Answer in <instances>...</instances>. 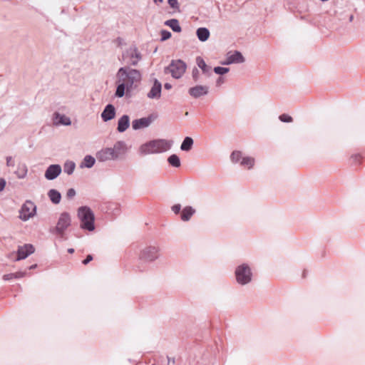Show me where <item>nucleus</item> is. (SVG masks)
<instances>
[{
    "mask_svg": "<svg viewBox=\"0 0 365 365\" xmlns=\"http://www.w3.org/2000/svg\"><path fill=\"white\" fill-rule=\"evenodd\" d=\"M164 87L166 90H170L172 88V86L170 83H165Z\"/></svg>",
    "mask_w": 365,
    "mask_h": 365,
    "instance_id": "nucleus-45",
    "label": "nucleus"
},
{
    "mask_svg": "<svg viewBox=\"0 0 365 365\" xmlns=\"http://www.w3.org/2000/svg\"><path fill=\"white\" fill-rule=\"evenodd\" d=\"M236 279L241 284H247L251 281V271L248 266L242 264L239 266L235 271Z\"/></svg>",
    "mask_w": 365,
    "mask_h": 365,
    "instance_id": "nucleus-9",
    "label": "nucleus"
},
{
    "mask_svg": "<svg viewBox=\"0 0 365 365\" xmlns=\"http://www.w3.org/2000/svg\"><path fill=\"white\" fill-rule=\"evenodd\" d=\"M67 251L71 252V251H74V250L73 248H69L67 250Z\"/></svg>",
    "mask_w": 365,
    "mask_h": 365,
    "instance_id": "nucleus-50",
    "label": "nucleus"
},
{
    "mask_svg": "<svg viewBox=\"0 0 365 365\" xmlns=\"http://www.w3.org/2000/svg\"><path fill=\"white\" fill-rule=\"evenodd\" d=\"M168 161L173 167L179 168L180 166V160L175 154L170 155L168 158Z\"/></svg>",
    "mask_w": 365,
    "mask_h": 365,
    "instance_id": "nucleus-29",
    "label": "nucleus"
},
{
    "mask_svg": "<svg viewBox=\"0 0 365 365\" xmlns=\"http://www.w3.org/2000/svg\"><path fill=\"white\" fill-rule=\"evenodd\" d=\"M34 247L31 244H25L24 246H19L17 251H34Z\"/></svg>",
    "mask_w": 365,
    "mask_h": 365,
    "instance_id": "nucleus-33",
    "label": "nucleus"
},
{
    "mask_svg": "<svg viewBox=\"0 0 365 365\" xmlns=\"http://www.w3.org/2000/svg\"><path fill=\"white\" fill-rule=\"evenodd\" d=\"M165 25L169 26L175 32L179 33L182 31L179 21L176 19L167 20L165 22Z\"/></svg>",
    "mask_w": 365,
    "mask_h": 365,
    "instance_id": "nucleus-24",
    "label": "nucleus"
},
{
    "mask_svg": "<svg viewBox=\"0 0 365 365\" xmlns=\"http://www.w3.org/2000/svg\"><path fill=\"white\" fill-rule=\"evenodd\" d=\"M71 217L68 212H62L58 220L55 231L56 234L62 235L65 230L71 225Z\"/></svg>",
    "mask_w": 365,
    "mask_h": 365,
    "instance_id": "nucleus-10",
    "label": "nucleus"
},
{
    "mask_svg": "<svg viewBox=\"0 0 365 365\" xmlns=\"http://www.w3.org/2000/svg\"><path fill=\"white\" fill-rule=\"evenodd\" d=\"M77 217L80 221V227L85 231L93 232L96 229L95 215L92 210L88 206H81L78 208Z\"/></svg>",
    "mask_w": 365,
    "mask_h": 365,
    "instance_id": "nucleus-3",
    "label": "nucleus"
},
{
    "mask_svg": "<svg viewBox=\"0 0 365 365\" xmlns=\"http://www.w3.org/2000/svg\"><path fill=\"white\" fill-rule=\"evenodd\" d=\"M155 254H156V252H143V255L141 256L140 257L145 260L152 261L155 258H157L156 255L153 256V255Z\"/></svg>",
    "mask_w": 365,
    "mask_h": 365,
    "instance_id": "nucleus-32",
    "label": "nucleus"
},
{
    "mask_svg": "<svg viewBox=\"0 0 365 365\" xmlns=\"http://www.w3.org/2000/svg\"><path fill=\"white\" fill-rule=\"evenodd\" d=\"M129 125H130L129 116L127 115H123L118 120L117 130L120 133H123L128 128Z\"/></svg>",
    "mask_w": 365,
    "mask_h": 365,
    "instance_id": "nucleus-18",
    "label": "nucleus"
},
{
    "mask_svg": "<svg viewBox=\"0 0 365 365\" xmlns=\"http://www.w3.org/2000/svg\"><path fill=\"white\" fill-rule=\"evenodd\" d=\"M186 64L181 60L172 61L165 71L170 73L175 78H180L185 72Z\"/></svg>",
    "mask_w": 365,
    "mask_h": 365,
    "instance_id": "nucleus-7",
    "label": "nucleus"
},
{
    "mask_svg": "<svg viewBox=\"0 0 365 365\" xmlns=\"http://www.w3.org/2000/svg\"><path fill=\"white\" fill-rule=\"evenodd\" d=\"M6 185V181L4 179L0 178V191H2Z\"/></svg>",
    "mask_w": 365,
    "mask_h": 365,
    "instance_id": "nucleus-42",
    "label": "nucleus"
},
{
    "mask_svg": "<svg viewBox=\"0 0 365 365\" xmlns=\"http://www.w3.org/2000/svg\"><path fill=\"white\" fill-rule=\"evenodd\" d=\"M101 118L107 122L113 119L115 116V108L112 104H108L101 113Z\"/></svg>",
    "mask_w": 365,
    "mask_h": 365,
    "instance_id": "nucleus-17",
    "label": "nucleus"
},
{
    "mask_svg": "<svg viewBox=\"0 0 365 365\" xmlns=\"http://www.w3.org/2000/svg\"><path fill=\"white\" fill-rule=\"evenodd\" d=\"M76 190L73 188H70L67 190L66 197L68 199H72L76 195Z\"/></svg>",
    "mask_w": 365,
    "mask_h": 365,
    "instance_id": "nucleus-39",
    "label": "nucleus"
},
{
    "mask_svg": "<svg viewBox=\"0 0 365 365\" xmlns=\"http://www.w3.org/2000/svg\"><path fill=\"white\" fill-rule=\"evenodd\" d=\"M352 158H354L355 160H358L360 158V155H355L352 156Z\"/></svg>",
    "mask_w": 365,
    "mask_h": 365,
    "instance_id": "nucleus-48",
    "label": "nucleus"
},
{
    "mask_svg": "<svg viewBox=\"0 0 365 365\" xmlns=\"http://www.w3.org/2000/svg\"><path fill=\"white\" fill-rule=\"evenodd\" d=\"M36 266H37L36 264L31 265V266L29 267V269H34V268H36Z\"/></svg>",
    "mask_w": 365,
    "mask_h": 365,
    "instance_id": "nucleus-49",
    "label": "nucleus"
},
{
    "mask_svg": "<svg viewBox=\"0 0 365 365\" xmlns=\"http://www.w3.org/2000/svg\"><path fill=\"white\" fill-rule=\"evenodd\" d=\"M61 171L62 169L60 165L53 164L46 168L44 176L46 179L53 180L58 178V176L61 173Z\"/></svg>",
    "mask_w": 365,
    "mask_h": 365,
    "instance_id": "nucleus-12",
    "label": "nucleus"
},
{
    "mask_svg": "<svg viewBox=\"0 0 365 365\" xmlns=\"http://www.w3.org/2000/svg\"><path fill=\"white\" fill-rule=\"evenodd\" d=\"M245 62V58L242 54L238 51L228 52L226 58L221 61L220 63L224 66H228L233 63H241Z\"/></svg>",
    "mask_w": 365,
    "mask_h": 365,
    "instance_id": "nucleus-11",
    "label": "nucleus"
},
{
    "mask_svg": "<svg viewBox=\"0 0 365 365\" xmlns=\"http://www.w3.org/2000/svg\"><path fill=\"white\" fill-rule=\"evenodd\" d=\"M193 139L191 137H185L180 145V149L182 151H190L193 145Z\"/></svg>",
    "mask_w": 365,
    "mask_h": 365,
    "instance_id": "nucleus-27",
    "label": "nucleus"
},
{
    "mask_svg": "<svg viewBox=\"0 0 365 365\" xmlns=\"http://www.w3.org/2000/svg\"><path fill=\"white\" fill-rule=\"evenodd\" d=\"M28 173V168L25 163H20L17 165V169L15 171L19 179H24L26 177Z\"/></svg>",
    "mask_w": 365,
    "mask_h": 365,
    "instance_id": "nucleus-21",
    "label": "nucleus"
},
{
    "mask_svg": "<svg viewBox=\"0 0 365 365\" xmlns=\"http://www.w3.org/2000/svg\"><path fill=\"white\" fill-rule=\"evenodd\" d=\"M192 77L195 82L199 81L200 72L197 68H195L192 71Z\"/></svg>",
    "mask_w": 365,
    "mask_h": 365,
    "instance_id": "nucleus-38",
    "label": "nucleus"
},
{
    "mask_svg": "<svg viewBox=\"0 0 365 365\" xmlns=\"http://www.w3.org/2000/svg\"><path fill=\"white\" fill-rule=\"evenodd\" d=\"M230 160L232 163H240V165L248 170L254 168L255 159L253 157L244 155L240 150H234L230 155Z\"/></svg>",
    "mask_w": 365,
    "mask_h": 365,
    "instance_id": "nucleus-5",
    "label": "nucleus"
},
{
    "mask_svg": "<svg viewBox=\"0 0 365 365\" xmlns=\"http://www.w3.org/2000/svg\"><path fill=\"white\" fill-rule=\"evenodd\" d=\"M307 270L304 269L303 272H302V278H306L307 277Z\"/></svg>",
    "mask_w": 365,
    "mask_h": 365,
    "instance_id": "nucleus-46",
    "label": "nucleus"
},
{
    "mask_svg": "<svg viewBox=\"0 0 365 365\" xmlns=\"http://www.w3.org/2000/svg\"><path fill=\"white\" fill-rule=\"evenodd\" d=\"M76 168V164L72 161H67L65 163L63 166L64 173L68 175H71Z\"/></svg>",
    "mask_w": 365,
    "mask_h": 365,
    "instance_id": "nucleus-30",
    "label": "nucleus"
},
{
    "mask_svg": "<svg viewBox=\"0 0 365 365\" xmlns=\"http://www.w3.org/2000/svg\"><path fill=\"white\" fill-rule=\"evenodd\" d=\"M142 58L141 53L135 46H130L125 50L122 54V59L124 63L136 66Z\"/></svg>",
    "mask_w": 365,
    "mask_h": 365,
    "instance_id": "nucleus-6",
    "label": "nucleus"
},
{
    "mask_svg": "<svg viewBox=\"0 0 365 365\" xmlns=\"http://www.w3.org/2000/svg\"><path fill=\"white\" fill-rule=\"evenodd\" d=\"M196 35L200 41H206L210 37V31L207 28L200 27L197 29Z\"/></svg>",
    "mask_w": 365,
    "mask_h": 365,
    "instance_id": "nucleus-22",
    "label": "nucleus"
},
{
    "mask_svg": "<svg viewBox=\"0 0 365 365\" xmlns=\"http://www.w3.org/2000/svg\"><path fill=\"white\" fill-rule=\"evenodd\" d=\"M171 210L175 214H179L181 210V205L180 204H175L171 207Z\"/></svg>",
    "mask_w": 365,
    "mask_h": 365,
    "instance_id": "nucleus-40",
    "label": "nucleus"
},
{
    "mask_svg": "<svg viewBox=\"0 0 365 365\" xmlns=\"http://www.w3.org/2000/svg\"><path fill=\"white\" fill-rule=\"evenodd\" d=\"M6 165L8 167H14L15 161L11 156L6 157Z\"/></svg>",
    "mask_w": 365,
    "mask_h": 365,
    "instance_id": "nucleus-41",
    "label": "nucleus"
},
{
    "mask_svg": "<svg viewBox=\"0 0 365 365\" xmlns=\"http://www.w3.org/2000/svg\"><path fill=\"white\" fill-rule=\"evenodd\" d=\"M161 83L158 80L155 79L150 91L147 94L148 98L150 99H159L161 96Z\"/></svg>",
    "mask_w": 365,
    "mask_h": 365,
    "instance_id": "nucleus-14",
    "label": "nucleus"
},
{
    "mask_svg": "<svg viewBox=\"0 0 365 365\" xmlns=\"http://www.w3.org/2000/svg\"><path fill=\"white\" fill-rule=\"evenodd\" d=\"M229 71H230V68H227V67L217 66V67L214 68V72L216 74H219V75H224V74L228 73Z\"/></svg>",
    "mask_w": 365,
    "mask_h": 365,
    "instance_id": "nucleus-31",
    "label": "nucleus"
},
{
    "mask_svg": "<svg viewBox=\"0 0 365 365\" xmlns=\"http://www.w3.org/2000/svg\"><path fill=\"white\" fill-rule=\"evenodd\" d=\"M96 163V158L90 155H87L84 157L83 161L81 162L80 167L81 168H92Z\"/></svg>",
    "mask_w": 365,
    "mask_h": 365,
    "instance_id": "nucleus-26",
    "label": "nucleus"
},
{
    "mask_svg": "<svg viewBox=\"0 0 365 365\" xmlns=\"http://www.w3.org/2000/svg\"><path fill=\"white\" fill-rule=\"evenodd\" d=\"M171 37V33L166 30L161 31V41H166Z\"/></svg>",
    "mask_w": 365,
    "mask_h": 365,
    "instance_id": "nucleus-34",
    "label": "nucleus"
},
{
    "mask_svg": "<svg viewBox=\"0 0 365 365\" xmlns=\"http://www.w3.org/2000/svg\"><path fill=\"white\" fill-rule=\"evenodd\" d=\"M209 92V87L207 86L197 85L191 87L188 90V93L190 96L195 98H198L201 96H206Z\"/></svg>",
    "mask_w": 365,
    "mask_h": 365,
    "instance_id": "nucleus-13",
    "label": "nucleus"
},
{
    "mask_svg": "<svg viewBox=\"0 0 365 365\" xmlns=\"http://www.w3.org/2000/svg\"><path fill=\"white\" fill-rule=\"evenodd\" d=\"M152 121L153 119L151 116L135 119L132 122V128L135 130L145 128L151 124Z\"/></svg>",
    "mask_w": 365,
    "mask_h": 365,
    "instance_id": "nucleus-15",
    "label": "nucleus"
},
{
    "mask_svg": "<svg viewBox=\"0 0 365 365\" xmlns=\"http://www.w3.org/2000/svg\"><path fill=\"white\" fill-rule=\"evenodd\" d=\"M195 210L191 206L185 207L181 212L180 219L184 222L189 221L195 213Z\"/></svg>",
    "mask_w": 365,
    "mask_h": 365,
    "instance_id": "nucleus-19",
    "label": "nucleus"
},
{
    "mask_svg": "<svg viewBox=\"0 0 365 365\" xmlns=\"http://www.w3.org/2000/svg\"><path fill=\"white\" fill-rule=\"evenodd\" d=\"M118 82L120 83L117 86L115 96L118 98H121L124 96L125 89L127 87L125 83V78H122V79L119 78Z\"/></svg>",
    "mask_w": 365,
    "mask_h": 365,
    "instance_id": "nucleus-25",
    "label": "nucleus"
},
{
    "mask_svg": "<svg viewBox=\"0 0 365 365\" xmlns=\"http://www.w3.org/2000/svg\"><path fill=\"white\" fill-rule=\"evenodd\" d=\"M196 63L197 66L202 70L203 73L210 76L211 67L206 64L203 58H202L200 56L197 57Z\"/></svg>",
    "mask_w": 365,
    "mask_h": 365,
    "instance_id": "nucleus-20",
    "label": "nucleus"
},
{
    "mask_svg": "<svg viewBox=\"0 0 365 365\" xmlns=\"http://www.w3.org/2000/svg\"><path fill=\"white\" fill-rule=\"evenodd\" d=\"M163 1V0H153V2L156 4H159L160 3H162Z\"/></svg>",
    "mask_w": 365,
    "mask_h": 365,
    "instance_id": "nucleus-47",
    "label": "nucleus"
},
{
    "mask_svg": "<svg viewBox=\"0 0 365 365\" xmlns=\"http://www.w3.org/2000/svg\"><path fill=\"white\" fill-rule=\"evenodd\" d=\"M26 274V272H17L16 273L6 274L3 276V279L9 281L13 279H19L24 277Z\"/></svg>",
    "mask_w": 365,
    "mask_h": 365,
    "instance_id": "nucleus-28",
    "label": "nucleus"
},
{
    "mask_svg": "<svg viewBox=\"0 0 365 365\" xmlns=\"http://www.w3.org/2000/svg\"><path fill=\"white\" fill-rule=\"evenodd\" d=\"M173 144L171 140L155 139L141 145L139 150L142 155L162 153L169 150Z\"/></svg>",
    "mask_w": 365,
    "mask_h": 365,
    "instance_id": "nucleus-2",
    "label": "nucleus"
},
{
    "mask_svg": "<svg viewBox=\"0 0 365 365\" xmlns=\"http://www.w3.org/2000/svg\"><path fill=\"white\" fill-rule=\"evenodd\" d=\"M93 259V257L91 255H88L87 257L83 261L84 264H87L89 262Z\"/></svg>",
    "mask_w": 365,
    "mask_h": 365,
    "instance_id": "nucleus-43",
    "label": "nucleus"
},
{
    "mask_svg": "<svg viewBox=\"0 0 365 365\" xmlns=\"http://www.w3.org/2000/svg\"><path fill=\"white\" fill-rule=\"evenodd\" d=\"M224 82V78L222 77H219L218 79L216 81L217 86H220Z\"/></svg>",
    "mask_w": 365,
    "mask_h": 365,
    "instance_id": "nucleus-44",
    "label": "nucleus"
},
{
    "mask_svg": "<svg viewBox=\"0 0 365 365\" xmlns=\"http://www.w3.org/2000/svg\"><path fill=\"white\" fill-rule=\"evenodd\" d=\"M120 78H125L127 88H131L134 83L139 82L141 79V74L139 71L130 68L122 67L118 71Z\"/></svg>",
    "mask_w": 365,
    "mask_h": 365,
    "instance_id": "nucleus-4",
    "label": "nucleus"
},
{
    "mask_svg": "<svg viewBox=\"0 0 365 365\" xmlns=\"http://www.w3.org/2000/svg\"><path fill=\"white\" fill-rule=\"evenodd\" d=\"M127 150V146L124 141H117L113 147L104 148L98 150L96 157L101 163L107 161L117 160L123 155Z\"/></svg>",
    "mask_w": 365,
    "mask_h": 365,
    "instance_id": "nucleus-1",
    "label": "nucleus"
},
{
    "mask_svg": "<svg viewBox=\"0 0 365 365\" xmlns=\"http://www.w3.org/2000/svg\"><path fill=\"white\" fill-rule=\"evenodd\" d=\"M53 123L55 125H70L71 124V120L70 118L66 115L61 114L58 112H55L53 114Z\"/></svg>",
    "mask_w": 365,
    "mask_h": 365,
    "instance_id": "nucleus-16",
    "label": "nucleus"
},
{
    "mask_svg": "<svg viewBox=\"0 0 365 365\" xmlns=\"http://www.w3.org/2000/svg\"><path fill=\"white\" fill-rule=\"evenodd\" d=\"M36 212V206L30 201H26L21 206L19 211V218L23 221H27L33 217Z\"/></svg>",
    "mask_w": 365,
    "mask_h": 365,
    "instance_id": "nucleus-8",
    "label": "nucleus"
},
{
    "mask_svg": "<svg viewBox=\"0 0 365 365\" xmlns=\"http://www.w3.org/2000/svg\"><path fill=\"white\" fill-rule=\"evenodd\" d=\"M48 196L50 199V200L53 203V204H58L61 201V193L55 190V189H51L48 192Z\"/></svg>",
    "mask_w": 365,
    "mask_h": 365,
    "instance_id": "nucleus-23",
    "label": "nucleus"
},
{
    "mask_svg": "<svg viewBox=\"0 0 365 365\" xmlns=\"http://www.w3.org/2000/svg\"><path fill=\"white\" fill-rule=\"evenodd\" d=\"M29 253V252H16V256L15 257L14 260L19 261L25 259L28 257Z\"/></svg>",
    "mask_w": 365,
    "mask_h": 365,
    "instance_id": "nucleus-37",
    "label": "nucleus"
},
{
    "mask_svg": "<svg viewBox=\"0 0 365 365\" xmlns=\"http://www.w3.org/2000/svg\"><path fill=\"white\" fill-rule=\"evenodd\" d=\"M279 120L284 123H290L292 122V118L287 114H282L279 117Z\"/></svg>",
    "mask_w": 365,
    "mask_h": 365,
    "instance_id": "nucleus-35",
    "label": "nucleus"
},
{
    "mask_svg": "<svg viewBox=\"0 0 365 365\" xmlns=\"http://www.w3.org/2000/svg\"><path fill=\"white\" fill-rule=\"evenodd\" d=\"M168 3L171 8L179 11L180 6L178 0H168Z\"/></svg>",
    "mask_w": 365,
    "mask_h": 365,
    "instance_id": "nucleus-36",
    "label": "nucleus"
}]
</instances>
